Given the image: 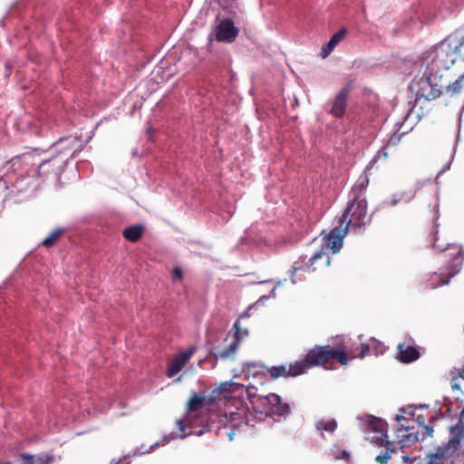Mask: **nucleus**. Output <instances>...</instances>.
<instances>
[{"label":"nucleus","instance_id":"f257e3e1","mask_svg":"<svg viewBox=\"0 0 464 464\" xmlns=\"http://www.w3.org/2000/svg\"><path fill=\"white\" fill-rule=\"evenodd\" d=\"M456 60L457 54L453 43L444 41L437 45L423 61L426 67L422 77L417 82L420 95L428 100L437 98L441 92L440 84L441 76L439 72L440 70L449 69Z\"/></svg>","mask_w":464,"mask_h":464},{"label":"nucleus","instance_id":"f03ea898","mask_svg":"<svg viewBox=\"0 0 464 464\" xmlns=\"http://www.w3.org/2000/svg\"><path fill=\"white\" fill-rule=\"evenodd\" d=\"M220 388L224 392V399L227 401V402L232 401V404L237 410L233 411L226 405V415H229V420L233 427L239 426L241 423L245 422L246 420V411L243 408V401L239 398L243 392L246 393L253 409L255 411L258 409L259 401H257V398L261 395L256 394V388L254 385L245 387L243 384L237 382H226L222 384Z\"/></svg>","mask_w":464,"mask_h":464},{"label":"nucleus","instance_id":"f8f14e48","mask_svg":"<svg viewBox=\"0 0 464 464\" xmlns=\"http://www.w3.org/2000/svg\"><path fill=\"white\" fill-rule=\"evenodd\" d=\"M196 348L189 347L187 351L174 356L167 370V376L172 378L177 375L187 364L191 356L195 353Z\"/></svg>","mask_w":464,"mask_h":464},{"label":"nucleus","instance_id":"f704fd0d","mask_svg":"<svg viewBox=\"0 0 464 464\" xmlns=\"http://www.w3.org/2000/svg\"><path fill=\"white\" fill-rule=\"evenodd\" d=\"M451 160H452V159L450 160V162H449V163H447L445 166H443V167H442V169H440V173H442V172H444V171H446V170L450 169Z\"/></svg>","mask_w":464,"mask_h":464},{"label":"nucleus","instance_id":"5701e85b","mask_svg":"<svg viewBox=\"0 0 464 464\" xmlns=\"http://www.w3.org/2000/svg\"><path fill=\"white\" fill-rule=\"evenodd\" d=\"M409 430H410V427L409 426H406L405 430H401V429L398 430L397 437L398 438L405 439V440H407L408 441H411V442L416 441L418 440L417 435L413 434L411 432H409Z\"/></svg>","mask_w":464,"mask_h":464},{"label":"nucleus","instance_id":"423d86ee","mask_svg":"<svg viewBox=\"0 0 464 464\" xmlns=\"http://www.w3.org/2000/svg\"><path fill=\"white\" fill-rule=\"evenodd\" d=\"M349 229L347 227H344L341 223H338V225L334 226V228L328 234L323 236L322 250L314 254L311 256V266H313L318 259L322 258L324 256L325 249H331L333 253L339 252L341 247L343 246V237H345Z\"/></svg>","mask_w":464,"mask_h":464},{"label":"nucleus","instance_id":"f3484780","mask_svg":"<svg viewBox=\"0 0 464 464\" xmlns=\"http://www.w3.org/2000/svg\"><path fill=\"white\" fill-rule=\"evenodd\" d=\"M20 458L24 464H49L54 459V456L48 453H40L37 455L22 453L20 454Z\"/></svg>","mask_w":464,"mask_h":464},{"label":"nucleus","instance_id":"c03bdc74","mask_svg":"<svg viewBox=\"0 0 464 464\" xmlns=\"http://www.w3.org/2000/svg\"><path fill=\"white\" fill-rule=\"evenodd\" d=\"M326 265L329 266L330 265V258L327 256L326 258Z\"/></svg>","mask_w":464,"mask_h":464},{"label":"nucleus","instance_id":"c756f323","mask_svg":"<svg viewBox=\"0 0 464 464\" xmlns=\"http://www.w3.org/2000/svg\"><path fill=\"white\" fill-rule=\"evenodd\" d=\"M460 88H461V84H460L459 81H458V80L448 86V89L450 91H452L453 92H458L460 90Z\"/></svg>","mask_w":464,"mask_h":464},{"label":"nucleus","instance_id":"4c0bfd02","mask_svg":"<svg viewBox=\"0 0 464 464\" xmlns=\"http://www.w3.org/2000/svg\"><path fill=\"white\" fill-rule=\"evenodd\" d=\"M434 208H435V212H436V214H437V213H438V211H439V202H436V204H435V207H434Z\"/></svg>","mask_w":464,"mask_h":464},{"label":"nucleus","instance_id":"37998d69","mask_svg":"<svg viewBox=\"0 0 464 464\" xmlns=\"http://www.w3.org/2000/svg\"><path fill=\"white\" fill-rule=\"evenodd\" d=\"M433 247H438L440 248V246L437 245L436 241L433 243Z\"/></svg>","mask_w":464,"mask_h":464},{"label":"nucleus","instance_id":"473e14b6","mask_svg":"<svg viewBox=\"0 0 464 464\" xmlns=\"http://www.w3.org/2000/svg\"><path fill=\"white\" fill-rule=\"evenodd\" d=\"M369 352V346L367 344H361V357H364L365 354Z\"/></svg>","mask_w":464,"mask_h":464},{"label":"nucleus","instance_id":"39448f33","mask_svg":"<svg viewBox=\"0 0 464 464\" xmlns=\"http://www.w3.org/2000/svg\"><path fill=\"white\" fill-rule=\"evenodd\" d=\"M462 440L457 434L450 433L449 441L429 455L428 464H454L459 457V448Z\"/></svg>","mask_w":464,"mask_h":464},{"label":"nucleus","instance_id":"a211bd4d","mask_svg":"<svg viewBox=\"0 0 464 464\" xmlns=\"http://www.w3.org/2000/svg\"><path fill=\"white\" fill-rule=\"evenodd\" d=\"M204 398L200 395L194 394L188 403V422L191 425V418L194 413L203 405Z\"/></svg>","mask_w":464,"mask_h":464},{"label":"nucleus","instance_id":"72a5a7b5","mask_svg":"<svg viewBox=\"0 0 464 464\" xmlns=\"http://www.w3.org/2000/svg\"><path fill=\"white\" fill-rule=\"evenodd\" d=\"M402 201V199H400V197L394 198V194L392 197L391 205L395 206L399 202Z\"/></svg>","mask_w":464,"mask_h":464},{"label":"nucleus","instance_id":"ddd939ff","mask_svg":"<svg viewBox=\"0 0 464 464\" xmlns=\"http://www.w3.org/2000/svg\"><path fill=\"white\" fill-rule=\"evenodd\" d=\"M349 96V88L343 87L335 95L330 113L335 118H342L346 112L347 99Z\"/></svg>","mask_w":464,"mask_h":464},{"label":"nucleus","instance_id":"6e6552de","mask_svg":"<svg viewBox=\"0 0 464 464\" xmlns=\"http://www.w3.org/2000/svg\"><path fill=\"white\" fill-rule=\"evenodd\" d=\"M387 423L382 420L377 418H371L368 420V425L366 428V440H368L371 443H374L378 446H383L384 443L389 442L387 439Z\"/></svg>","mask_w":464,"mask_h":464},{"label":"nucleus","instance_id":"9d476101","mask_svg":"<svg viewBox=\"0 0 464 464\" xmlns=\"http://www.w3.org/2000/svg\"><path fill=\"white\" fill-rule=\"evenodd\" d=\"M234 328L236 330L234 341L231 342L227 348L217 350L215 353L217 359L223 360L233 355L237 352L240 341L248 335V331L246 329L240 328L238 321L234 324Z\"/></svg>","mask_w":464,"mask_h":464},{"label":"nucleus","instance_id":"1a4fd4ad","mask_svg":"<svg viewBox=\"0 0 464 464\" xmlns=\"http://www.w3.org/2000/svg\"><path fill=\"white\" fill-rule=\"evenodd\" d=\"M238 34V29L230 19L221 20L215 28V37L218 42H233Z\"/></svg>","mask_w":464,"mask_h":464},{"label":"nucleus","instance_id":"58836bf2","mask_svg":"<svg viewBox=\"0 0 464 464\" xmlns=\"http://www.w3.org/2000/svg\"><path fill=\"white\" fill-rule=\"evenodd\" d=\"M401 420H404V417H402V416H397V420H398V421H401Z\"/></svg>","mask_w":464,"mask_h":464},{"label":"nucleus","instance_id":"6ab92c4d","mask_svg":"<svg viewBox=\"0 0 464 464\" xmlns=\"http://www.w3.org/2000/svg\"><path fill=\"white\" fill-rule=\"evenodd\" d=\"M142 227L141 226H131L123 230V237L130 241H137L142 235Z\"/></svg>","mask_w":464,"mask_h":464},{"label":"nucleus","instance_id":"de8ad7c7","mask_svg":"<svg viewBox=\"0 0 464 464\" xmlns=\"http://www.w3.org/2000/svg\"><path fill=\"white\" fill-rule=\"evenodd\" d=\"M411 464H414L413 462H411Z\"/></svg>","mask_w":464,"mask_h":464},{"label":"nucleus","instance_id":"49530a36","mask_svg":"<svg viewBox=\"0 0 464 464\" xmlns=\"http://www.w3.org/2000/svg\"><path fill=\"white\" fill-rule=\"evenodd\" d=\"M460 376H461V378H463V379H464V368H463L462 372L460 373Z\"/></svg>","mask_w":464,"mask_h":464},{"label":"nucleus","instance_id":"a878e982","mask_svg":"<svg viewBox=\"0 0 464 464\" xmlns=\"http://www.w3.org/2000/svg\"><path fill=\"white\" fill-rule=\"evenodd\" d=\"M453 47L457 54V59L464 61V37L459 43H453Z\"/></svg>","mask_w":464,"mask_h":464},{"label":"nucleus","instance_id":"20e7f679","mask_svg":"<svg viewBox=\"0 0 464 464\" xmlns=\"http://www.w3.org/2000/svg\"><path fill=\"white\" fill-rule=\"evenodd\" d=\"M330 358L336 359L342 365H346L349 357L344 344H337L335 347L329 345L315 346L306 353L304 359L297 361V362H304V373L312 366L325 364Z\"/></svg>","mask_w":464,"mask_h":464},{"label":"nucleus","instance_id":"c85d7f7f","mask_svg":"<svg viewBox=\"0 0 464 464\" xmlns=\"http://www.w3.org/2000/svg\"><path fill=\"white\" fill-rule=\"evenodd\" d=\"M388 158V153L386 152V150L383 149V150H381L377 152V154L375 155V157L373 158V160L371 161V163H373L374 161L378 160H381V159H383V160H386Z\"/></svg>","mask_w":464,"mask_h":464},{"label":"nucleus","instance_id":"a19ab883","mask_svg":"<svg viewBox=\"0 0 464 464\" xmlns=\"http://www.w3.org/2000/svg\"><path fill=\"white\" fill-rule=\"evenodd\" d=\"M0 464H11L10 461H0Z\"/></svg>","mask_w":464,"mask_h":464},{"label":"nucleus","instance_id":"7c9ffc66","mask_svg":"<svg viewBox=\"0 0 464 464\" xmlns=\"http://www.w3.org/2000/svg\"><path fill=\"white\" fill-rule=\"evenodd\" d=\"M463 260V253H462V248L459 247L457 249V254L454 257V261L455 262H459V264L462 262Z\"/></svg>","mask_w":464,"mask_h":464},{"label":"nucleus","instance_id":"e433bc0d","mask_svg":"<svg viewBox=\"0 0 464 464\" xmlns=\"http://www.w3.org/2000/svg\"><path fill=\"white\" fill-rule=\"evenodd\" d=\"M400 458L402 459L403 461H408V459H409V457H407L405 455H401Z\"/></svg>","mask_w":464,"mask_h":464},{"label":"nucleus","instance_id":"9b49d317","mask_svg":"<svg viewBox=\"0 0 464 464\" xmlns=\"http://www.w3.org/2000/svg\"><path fill=\"white\" fill-rule=\"evenodd\" d=\"M268 372L273 379L279 377H295L304 373V362H297L286 365L273 366L268 369Z\"/></svg>","mask_w":464,"mask_h":464},{"label":"nucleus","instance_id":"a18cd8bd","mask_svg":"<svg viewBox=\"0 0 464 464\" xmlns=\"http://www.w3.org/2000/svg\"><path fill=\"white\" fill-rule=\"evenodd\" d=\"M291 281H292L293 284L296 283L295 279L293 276L291 277Z\"/></svg>","mask_w":464,"mask_h":464},{"label":"nucleus","instance_id":"0eeeda50","mask_svg":"<svg viewBox=\"0 0 464 464\" xmlns=\"http://www.w3.org/2000/svg\"><path fill=\"white\" fill-rule=\"evenodd\" d=\"M259 401L258 409L256 411L268 415H287L290 411V408L287 403H283L279 395L276 393H269L267 395H262L257 398Z\"/></svg>","mask_w":464,"mask_h":464},{"label":"nucleus","instance_id":"2f4dec72","mask_svg":"<svg viewBox=\"0 0 464 464\" xmlns=\"http://www.w3.org/2000/svg\"><path fill=\"white\" fill-rule=\"evenodd\" d=\"M334 458L335 459H346L349 458V453L346 450H344L341 451V455H338V454H335V453H334Z\"/></svg>","mask_w":464,"mask_h":464},{"label":"nucleus","instance_id":"393cba45","mask_svg":"<svg viewBox=\"0 0 464 464\" xmlns=\"http://www.w3.org/2000/svg\"><path fill=\"white\" fill-rule=\"evenodd\" d=\"M416 190L410 189L408 191L399 192L394 194V198L400 197V199H402L404 202H410L415 197Z\"/></svg>","mask_w":464,"mask_h":464},{"label":"nucleus","instance_id":"412c9836","mask_svg":"<svg viewBox=\"0 0 464 464\" xmlns=\"http://www.w3.org/2000/svg\"><path fill=\"white\" fill-rule=\"evenodd\" d=\"M369 183L368 176L363 173L360 176L358 180L356 181L354 187L352 189V197H354V195H360L362 194V190L366 188Z\"/></svg>","mask_w":464,"mask_h":464},{"label":"nucleus","instance_id":"2eb2a0df","mask_svg":"<svg viewBox=\"0 0 464 464\" xmlns=\"http://www.w3.org/2000/svg\"><path fill=\"white\" fill-rule=\"evenodd\" d=\"M347 30L345 28L340 29L336 32L327 44H324L321 48L320 56L325 59L334 50V48L344 39Z\"/></svg>","mask_w":464,"mask_h":464},{"label":"nucleus","instance_id":"7ed1b4c3","mask_svg":"<svg viewBox=\"0 0 464 464\" xmlns=\"http://www.w3.org/2000/svg\"><path fill=\"white\" fill-rule=\"evenodd\" d=\"M369 221L366 198L363 194H360L354 195L348 201L347 208L337 222L347 227L350 231L360 233Z\"/></svg>","mask_w":464,"mask_h":464},{"label":"nucleus","instance_id":"ea45409f","mask_svg":"<svg viewBox=\"0 0 464 464\" xmlns=\"http://www.w3.org/2000/svg\"><path fill=\"white\" fill-rule=\"evenodd\" d=\"M228 437H229V440H233V433L232 432L228 433Z\"/></svg>","mask_w":464,"mask_h":464},{"label":"nucleus","instance_id":"b1692460","mask_svg":"<svg viewBox=\"0 0 464 464\" xmlns=\"http://www.w3.org/2000/svg\"><path fill=\"white\" fill-rule=\"evenodd\" d=\"M177 425L179 427L180 434L179 435V434L170 433L169 435L165 436L166 440L169 441L170 440H173V439H176L179 437L182 438V439L186 437V434L184 433L186 425L183 423V420H177Z\"/></svg>","mask_w":464,"mask_h":464},{"label":"nucleus","instance_id":"dca6fc26","mask_svg":"<svg viewBox=\"0 0 464 464\" xmlns=\"http://www.w3.org/2000/svg\"><path fill=\"white\" fill-rule=\"evenodd\" d=\"M385 452L376 456L375 459L377 462L381 464H386L388 459L392 458V454H399V450H401L404 446L401 444V441H390L384 443Z\"/></svg>","mask_w":464,"mask_h":464},{"label":"nucleus","instance_id":"c9c22d12","mask_svg":"<svg viewBox=\"0 0 464 464\" xmlns=\"http://www.w3.org/2000/svg\"><path fill=\"white\" fill-rule=\"evenodd\" d=\"M426 430H427V433L428 435H430L431 432L433 431L431 428H429V427H425Z\"/></svg>","mask_w":464,"mask_h":464},{"label":"nucleus","instance_id":"4be33fe9","mask_svg":"<svg viewBox=\"0 0 464 464\" xmlns=\"http://www.w3.org/2000/svg\"><path fill=\"white\" fill-rule=\"evenodd\" d=\"M62 232H63V230L61 228H57V229L53 230L47 237H45L44 239V241L42 242V245L46 247H50V246H53L54 243L56 242V240L61 236Z\"/></svg>","mask_w":464,"mask_h":464},{"label":"nucleus","instance_id":"4468645a","mask_svg":"<svg viewBox=\"0 0 464 464\" xmlns=\"http://www.w3.org/2000/svg\"><path fill=\"white\" fill-rule=\"evenodd\" d=\"M398 358L403 362H411L420 357V353L411 338L398 344Z\"/></svg>","mask_w":464,"mask_h":464},{"label":"nucleus","instance_id":"cd10ccee","mask_svg":"<svg viewBox=\"0 0 464 464\" xmlns=\"http://www.w3.org/2000/svg\"><path fill=\"white\" fill-rule=\"evenodd\" d=\"M171 277L173 281H181L183 277V272L180 267L176 266L172 270Z\"/></svg>","mask_w":464,"mask_h":464},{"label":"nucleus","instance_id":"bb28decb","mask_svg":"<svg viewBox=\"0 0 464 464\" xmlns=\"http://www.w3.org/2000/svg\"><path fill=\"white\" fill-rule=\"evenodd\" d=\"M459 271V268L458 267L453 272H450L449 275H448V277L446 279L440 278V282L438 284L431 283L430 284V287L431 288H435V287L440 286V285H448L449 282H450V278L452 277L454 275H456Z\"/></svg>","mask_w":464,"mask_h":464},{"label":"nucleus","instance_id":"aec40b11","mask_svg":"<svg viewBox=\"0 0 464 464\" xmlns=\"http://www.w3.org/2000/svg\"><path fill=\"white\" fill-rule=\"evenodd\" d=\"M337 428V422L335 420H320L316 422V429L323 433V431H327L330 433H334Z\"/></svg>","mask_w":464,"mask_h":464},{"label":"nucleus","instance_id":"79ce46f5","mask_svg":"<svg viewBox=\"0 0 464 464\" xmlns=\"http://www.w3.org/2000/svg\"><path fill=\"white\" fill-rule=\"evenodd\" d=\"M296 271H297V268L294 266L293 270H292V274L294 275Z\"/></svg>","mask_w":464,"mask_h":464}]
</instances>
